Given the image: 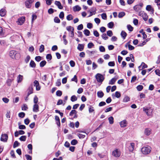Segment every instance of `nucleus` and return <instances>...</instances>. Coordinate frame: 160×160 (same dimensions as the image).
I'll list each match as a JSON object with an SVG mask.
<instances>
[{"label":"nucleus","mask_w":160,"mask_h":160,"mask_svg":"<svg viewBox=\"0 0 160 160\" xmlns=\"http://www.w3.org/2000/svg\"><path fill=\"white\" fill-rule=\"evenodd\" d=\"M125 15V13L123 12H119L118 14V17L119 18H121Z\"/></svg>","instance_id":"31"},{"label":"nucleus","mask_w":160,"mask_h":160,"mask_svg":"<svg viewBox=\"0 0 160 160\" xmlns=\"http://www.w3.org/2000/svg\"><path fill=\"white\" fill-rule=\"evenodd\" d=\"M71 143L72 145H75L78 143V141L75 139H73L71 141Z\"/></svg>","instance_id":"44"},{"label":"nucleus","mask_w":160,"mask_h":160,"mask_svg":"<svg viewBox=\"0 0 160 160\" xmlns=\"http://www.w3.org/2000/svg\"><path fill=\"white\" fill-rule=\"evenodd\" d=\"M144 133L146 135L148 136L151 133V130L149 128H146L144 131Z\"/></svg>","instance_id":"21"},{"label":"nucleus","mask_w":160,"mask_h":160,"mask_svg":"<svg viewBox=\"0 0 160 160\" xmlns=\"http://www.w3.org/2000/svg\"><path fill=\"white\" fill-rule=\"evenodd\" d=\"M83 28V26L82 24L79 25L77 27V29L78 30H82Z\"/></svg>","instance_id":"57"},{"label":"nucleus","mask_w":160,"mask_h":160,"mask_svg":"<svg viewBox=\"0 0 160 160\" xmlns=\"http://www.w3.org/2000/svg\"><path fill=\"white\" fill-rule=\"evenodd\" d=\"M114 26V23L112 22H110L108 24V27L110 28H113Z\"/></svg>","instance_id":"33"},{"label":"nucleus","mask_w":160,"mask_h":160,"mask_svg":"<svg viewBox=\"0 0 160 160\" xmlns=\"http://www.w3.org/2000/svg\"><path fill=\"white\" fill-rule=\"evenodd\" d=\"M121 154L120 151L118 149H115L112 153V155L116 158L119 157Z\"/></svg>","instance_id":"3"},{"label":"nucleus","mask_w":160,"mask_h":160,"mask_svg":"<svg viewBox=\"0 0 160 160\" xmlns=\"http://www.w3.org/2000/svg\"><path fill=\"white\" fill-rule=\"evenodd\" d=\"M34 0H27L25 2V4L26 7L28 8H30L31 7V4L33 2Z\"/></svg>","instance_id":"8"},{"label":"nucleus","mask_w":160,"mask_h":160,"mask_svg":"<svg viewBox=\"0 0 160 160\" xmlns=\"http://www.w3.org/2000/svg\"><path fill=\"white\" fill-rule=\"evenodd\" d=\"M54 22L56 23H58L60 22V20L57 17H56L54 18Z\"/></svg>","instance_id":"43"},{"label":"nucleus","mask_w":160,"mask_h":160,"mask_svg":"<svg viewBox=\"0 0 160 160\" xmlns=\"http://www.w3.org/2000/svg\"><path fill=\"white\" fill-rule=\"evenodd\" d=\"M62 94V92L60 90H58L56 92V95L58 96H61Z\"/></svg>","instance_id":"52"},{"label":"nucleus","mask_w":160,"mask_h":160,"mask_svg":"<svg viewBox=\"0 0 160 160\" xmlns=\"http://www.w3.org/2000/svg\"><path fill=\"white\" fill-rule=\"evenodd\" d=\"M19 53H17L15 51L12 50L9 52L10 56L13 59H16L17 56L19 55Z\"/></svg>","instance_id":"5"},{"label":"nucleus","mask_w":160,"mask_h":160,"mask_svg":"<svg viewBox=\"0 0 160 160\" xmlns=\"http://www.w3.org/2000/svg\"><path fill=\"white\" fill-rule=\"evenodd\" d=\"M46 58L47 59L51 60L52 59V56L50 54H48L47 55Z\"/></svg>","instance_id":"54"},{"label":"nucleus","mask_w":160,"mask_h":160,"mask_svg":"<svg viewBox=\"0 0 160 160\" xmlns=\"http://www.w3.org/2000/svg\"><path fill=\"white\" fill-rule=\"evenodd\" d=\"M25 20V17H22L19 18L18 19L17 23L18 25H22L24 22Z\"/></svg>","instance_id":"7"},{"label":"nucleus","mask_w":160,"mask_h":160,"mask_svg":"<svg viewBox=\"0 0 160 160\" xmlns=\"http://www.w3.org/2000/svg\"><path fill=\"white\" fill-rule=\"evenodd\" d=\"M107 34L108 36L109 37H111L113 34L112 31L111 30L108 31L107 32Z\"/></svg>","instance_id":"53"},{"label":"nucleus","mask_w":160,"mask_h":160,"mask_svg":"<svg viewBox=\"0 0 160 160\" xmlns=\"http://www.w3.org/2000/svg\"><path fill=\"white\" fill-rule=\"evenodd\" d=\"M81 8L78 5H76L73 8V10L75 12L79 11L81 10Z\"/></svg>","instance_id":"17"},{"label":"nucleus","mask_w":160,"mask_h":160,"mask_svg":"<svg viewBox=\"0 0 160 160\" xmlns=\"http://www.w3.org/2000/svg\"><path fill=\"white\" fill-rule=\"evenodd\" d=\"M102 38L105 40H107L108 38V37L107 36L106 33H103L102 35Z\"/></svg>","instance_id":"48"},{"label":"nucleus","mask_w":160,"mask_h":160,"mask_svg":"<svg viewBox=\"0 0 160 160\" xmlns=\"http://www.w3.org/2000/svg\"><path fill=\"white\" fill-rule=\"evenodd\" d=\"M77 112L75 110H72L69 113V115L70 116H72L73 114H76Z\"/></svg>","instance_id":"41"},{"label":"nucleus","mask_w":160,"mask_h":160,"mask_svg":"<svg viewBox=\"0 0 160 160\" xmlns=\"http://www.w3.org/2000/svg\"><path fill=\"white\" fill-rule=\"evenodd\" d=\"M128 47L129 50H132L134 49V47L130 44L128 45Z\"/></svg>","instance_id":"60"},{"label":"nucleus","mask_w":160,"mask_h":160,"mask_svg":"<svg viewBox=\"0 0 160 160\" xmlns=\"http://www.w3.org/2000/svg\"><path fill=\"white\" fill-rule=\"evenodd\" d=\"M66 29L69 32H71L72 31H74L73 27L71 26H68L66 27Z\"/></svg>","instance_id":"27"},{"label":"nucleus","mask_w":160,"mask_h":160,"mask_svg":"<svg viewBox=\"0 0 160 160\" xmlns=\"http://www.w3.org/2000/svg\"><path fill=\"white\" fill-rule=\"evenodd\" d=\"M116 81V79L115 78H112L110 81H109V84L110 85L114 84Z\"/></svg>","instance_id":"24"},{"label":"nucleus","mask_w":160,"mask_h":160,"mask_svg":"<svg viewBox=\"0 0 160 160\" xmlns=\"http://www.w3.org/2000/svg\"><path fill=\"white\" fill-rule=\"evenodd\" d=\"M38 101V98L36 96H35L33 100V102L35 104H37Z\"/></svg>","instance_id":"50"},{"label":"nucleus","mask_w":160,"mask_h":160,"mask_svg":"<svg viewBox=\"0 0 160 160\" xmlns=\"http://www.w3.org/2000/svg\"><path fill=\"white\" fill-rule=\"evenodd\" d=\"M121 35L123 39H125L127 36V33L123 31H122L121 32Z\"/></svg>","instance_id":"23"},{"label":"nucleus","mask_w":160,"mask_h":160,"mask_svg":"<svg viewBox=\"0 0 160 160\" xmlns=\"http://www.w3.org/2000/svg\"><path fill=\"white\" fill-rule=\"evenodd\" d=\"M35 60L37 62H39L41 60V57L40 56H36L35 58Z\"/></svg>","instance_id":"61"},{"label":"nucleus","mask_w":160,"mask_h":160,"mask_svg":"<svg viewBox=\"0 0 160 160\" xmlns=\"http://www.w3.org/2000/svg\"><path fill=\"white\" fill-rule=\"evenodd\" d=\"M84 46V44H79L77 47V49L80 51H82L83 50Z\"/></svg>","instance_id":"14"},{"label":"nucleus","mask_w":160,"mask_h":160,"mask_svg":"<svg viewBox=\"0 0 160 160\" xmlns=\"http://www.w3.org/2000/svg\"><path fill=\"white\" fill-rule=\"evenodd\" d=\"M94 46V45L93 43L92 42H89L88 45V47L89 48H92Z\"/></svg>","instance_id":"55"},{"label":"nucleus","mask_w":160,"mask_h":160,"mask_svg":"<svg viewBox=\"0 0 160 160\" xmlns=\"http://www.w3.org/2000/svg\"><path fill=\"white\" fill-rule=\"evenodd\" d=\"M97 94L98 97L99 98H102L104 96V93L101 91H98Z\"/></svg>","instance_id":"18"},{"label":"nucleus","mask_w":160,"mask_h":160,"mask_svg":"<svg viewBox=\"0 0 160 160\" xmlns=\"http://www.w3.org/2000/svg\"><path fill=\"white\" fill-rule=\"evenodd\" d=\"M46 62L45 61H42L40 63V66L41 67H43L46 64Z\"/></svg>","instance_id":"28"},{"label":"nucleus","mask_w":160,"mask_h":160,"mask_svg":"<svg viewBox=\"0 0 160 160\" xmlns=\"http://www.w3.org/2000/svg\"><path fill=\"white\" fill-rule=\"evenodd\" d=\"M99 49L100 51L101 52H104L105 51V49L104 47L102 46H100Z\"/></svg>","instance_id":"45"},{"label":"nucleus","mask_w":160,"mask_h":160,"mask_svg":"<svg viewBox=\"0 0 160 160\" xmlns=\"http://www.w3.org/2000/svg\"><path fill=\"white\" fill-rule=\"evenodd\" d=\"M33 85L36 87V90L39 91L41 87L39 86L38 82L37 80H35L33 82Z\"/></svg>","instance_id":"9"},{"label":"nucleus","mask_w":160,"mask_h":160,"mask_svg":"<svg viewBox=\"0 0 160 160\" xmlns=\"http://www.w3.org/2000/svg\"><path fill=\"white\" fill-rule=\"evenodd\" d=\"M33 111L37 112L39 111V106L37 104H35L33 106Z\"/></svg>","instance_id":"13"},{"label":"nucleus","mask_w":160,"mask_h":160,"mask_svg":"<svg viewBox=\"0 0 160 160\" xmlns=\"http://www.w3.org/2000/svg\"><path fill=\"white\" fill-rule=\"evenodd\" d=\"M30 59V57L28 55L26 58L25 59V61L26 63H28Z\"/></svg>","instance_id":"59"},{"label":"nucleus","mask_w":160,"mask_h":160,"mask_svg":"<svg viewBox=\"0 0 160 160\" xmlns=\"http://www.w3.org/2000/svg\"><path fill=\"white\" fill-rule=\"evenodd\" d=\"M44 46L43 45H41L40 47L39 51L40 52H43L44 50Z\"/></svg>","instance_id":"39"},{"label":"nucleus","mask_w":160,"mask_h":160,"mask_svg":"<svg viewBox=\"0 0 160 160\" xmlns=\"http://www.w3.org/2000/svg\"><path fill=\"white\" fill-rule=\"evenodd\" d=\"M7 11L5 8H2L0 10V15L1 17L4 16L6 14Z\"/></svg>","instance_id":"11"},{"label":"nucleus","mask_w":160,"mask_h":160,"mask_svg":"<svg viewBox=\"0 0 160 160\" xmlns=\"http://www.w3.org/2000/svg\"><path fill=\"white\" fill-rule=\"evenodd\" d=\"M114 62H110L108 63V65L109 66L113 67L115 66Z\"/></svg>","instance_id":"56"},{"label":"nucleus","mask_w":160,"mask_h":160,"mask_svg":"<svg viewBox=\"0 0 160 160\" xmlns=\"http://www.w3.org/2000/svg\"><path fill=\"white\" fill-rule=\"evenodd\" d=\"M67 19L68 21L72 20L73 19L72 16L71 14L68 15L67 17Z\"/></svg>","instance_id":"40"},{"label":"nucleus","mask_w":160,"mask_h":160,"mask_svg":"<svg viewBox=\"0 0 160 160\" xmlns=\"http://www.w3.org/2000/svg\"><path fill=\"white\" fill-rule=\"evenodd\" d=\"M28 96H29V95L33 93V88L32 87V85L31 84L30 86L29 87L28 90Z\"/></svg>","instance_id":"10"},{"label":"nucleus","mask_w":160,"mask_h":160,"mask_svg":"<svg viewBox=\"0 0 160 160\" xmlns=\"http://www.w3.org/2000/svg\"><path fill=\"white\" fill-rule=\"evenodd\" d=\"M59 17L61 19H63L64 17V13L63 12H61L59 15Z\"/></svg>","instance_id":"58"},{"label":"nucleus","mask_w":160,"mask_h":160,"mask_svg":"<svg viewBox=\"0 0 160 160\" xmlns=\"http://www.w3.org/2000/svg\"><path fill=\"white\" fill-rule=\"evenodd\" d=\"M20 143L17 141H15L13 144V148H15L16 147H18Z\"/></svg>","instance_id":"46"},{"label":"nucleus","mask_w":160,"mask_h":160,"mask_svg":"<svg viewBox=\"0 0 160 160\" xmlns=\"http://www.w3.org/2000/svg\"><path fill=\"white\" fill-rule=\"evenodd\" d=\"M115 96L116 98H120L121 96V94L120 92L118 91L116 92L115 93Z\"/></svg>","instance_id":"47"},{"label":"nucleus","mask_w":160,"mask_h":160,"mask_svg":"<svg viewBox=\"0 0 160 160\" xmlns=\"http://www.w3.org/2000/svg\"><path fill=\"white\" fill-rule=\"evenodd\" d=\"M127 27L128 30L132 32L133 30V28L130 24L128 25Z\"/></svg>","instance_id":"35"},{"label":"nucleus","mask_w":160,"mask_h":160,"mask_svg":"<svg viewBox=\"0 0 160 160\" xmlns=\"http://www.w3.org/2000/svg\"><path fill=\"white\" fill-rule=\"evenodd\" d=\"M149 41V39H147L146 40L144 41L142 43H140L138 45L139 46L142 47L145 45L146 42Z\"/></svg>","instance_id":"32"},{"label":"nucleus","mask_w":160,"mask_h":160,"mask_svg":"<svg viewBox=\"0 0 160 160\" xmlns=\"http://www.w3.org/2000/svg\"><path fill=\"white\" fill-rule=\"evenodd\" d=\"M135 144L134 143H131L130 146L129 147V149L130 152H132L134 148Z\"/></svg>","instance_id":"16"},{"label":"nucleus","mask_w":160,"mask_h":160,"mask_svg":"<svg viewBox=\"0 0 160 160\" xmlns=\"http://www.w3.org/2000/svg\"><path fill=\"white\" fill-rule=\"evenodd\" d=\"M30 66L32 68H35L36 67V64L32 60H31L30 63Z\"/></svg>","instance_id":"26"},{"label":"nucleus","mask_w":160,"mask_h":160,"mask_svg":"<svg viewBox=\"0 0 160 160\" xmlns=\"http://www.w3.org/2000/svg\"><path fill=\"white\" fill-rule=\"evenodd\" d=\"M151 151V148L149 146L143 147L141 149L142 152L144 154H148L150 153Z\"/></svg>","instance_id":"2"},{"label":"nucleus","mask_w":160,"mask_h":160,"mask_svg":"<svg viewBox=\"0 0 160 160\" xmlns=\"http://www.w3.org/2000/svg\"><path fill=\"white\" fill-rule=\"evenodd\" d=\"M155 72L157 75L160 76V70L158 69H157L155 71Z\"/></svg>","instance_id":"64"},{"label":"nucleus","mask_w":160,"mask_h":160,"mask_svg":"<svg viewBox=\"0 0 160 160\" xmlns=\"http://www.w3.org/2000/svg\"><path fill=\"white\" fill-rule=\"evenodd\" d=\"M94 21H95V22L98 24L100 23V19L99 18H95L94 19Z\"/></svg>","instance_id":"63"},{"label":"nucleus","mask_w":160,"mask_h":160,"mask_svg":"<svg viewBox=\"0 0 160 160\" xmlns=\"http://www.w3.org/2000/svg\"><path fill=\"white\" fill-rule=\"evenodd\" d=\"M77 99V98L75 95L72 96L71 98V100L72 102H74L76 101Z\"/></svg>","instance_id":"36"},{"label":"nucleus","mask_w":160,"mask_h":160,"mask_svg":"<svg viewBox=\"0 0 160 160\" xmlns=\"http://www.w3.org/2000/svg\"><path fill=\"white\" fill-rule=\"evenodd\" d=\"M25 114L23 112H21L18 114V116L19 117L21 118H23L25 117Z\"/></svg>","instance_id":"42"},{"label":"nucleus","mask_w":160,"mask_h":160,"mask_svg":"<svg viewBox=\"0 0 160 160\" xmlns=\"http://www.w3.org/2000/svg\"><path fill=\"white\" fill-rule=\"evenodd\" d=\"M146 9L147 11L151 12L152 13L154 12V9L150 5H147L146 7Z\"/></svg>","instance_id":"15"},{"label":"nucleus","mask_w":160,"mask_h":160,"mask_svg":"<svg viewBox=\"0 0 160 160\" xmlns=\"http://www.w3.org/2000/svg\"><path fill=\"white\" fill-rule=\"evenodd\" d=\"M148 66L143 62H142L141 65L138 67L139 69L141 68V69L146 68Z\"/></svg>","instance_id":"19"},{"label":"nucleus","mask_w":160,"mask_h":160,"mask_svg":"<svg viewBox=\"0 0 160 160\" xmlns=\"http://www.w3.org/2000/svg\"><path fill=\"white\" fill-rule=\"evenodd\" d=\"M8 138V136L6 134H2L1 136L0 140L1 141L6 142H7Z\"/></svg>","instance_id":"6"},{"label":"nucleus","mask_w":160,"mask_h":160,"mask_svg":"<svg viewBox=\"0 0 160 160\" xmlns=\"http://www.w3.org/2000/svg\"><path fill=\"white\" fill-rule=\"evenodd\" d=\"M129 100L130 98L129 97L127 96L125 97L123 99V102H127L129 101Z\"/></svg>","instance_id":"49"},{"label":"nucleus","mask_w":160,"mask_h":160,"mask_svg":"<svg viewBox=\"0 0 160 160\" xmlns=\"http://www.w3.org/2000/svg\"><path fill=\"white\" fill-rule=\"evenodd\" d=\"M26 136H22L19 138V139L21 141H26Z\"/></svg>","instance_id":"38"},{"label":"nucleus","mask_w":160,"mask_h":160,"mask_svg":"<svg viewBox=\"0 0 160 160\" xmlns=\"http://www.w3.org/2000/svg\"><path fill=\"white\" fill-rule=\"evenodd\" d=\"M100 31L102 32H105L106 30V28L105 27H102L100 28Z\"/></svg>","instance_id":"62"},{"label":"nucleus","mask_w":160,"mask_h":160,"mask_svg":"<svg viewBox=\"0 0 160 160\" xmlns=\"http://www.w3.org/2000/svg\"><path fill=\"white\" fill-rule=\"evenodd\" d=\"M108 120L110 124H112L113 123V118L111 116L109 117L108 118Z\"/></svg>","instance_id":"29"},{"label":"nucleus","mask_w":160,"mask_h":160,"mask_svg":"<svg viewBox=\"0 0 160 160\" xmlns=\"http://www.w3.org/2000/svg\"><path fill=\"white\" fill-rule=\"evenodd\" d=\"M28 109L27 105L25 104H23V105L22 107V110H27Z\"/></svg>","instance_id":"34"},{"label":"nucleus","mask_w":160,"mask_h":160,"mask_svg":"<svg viewBox=\"0 0 160 160\" xmlns=\"http://www.w3.org/2000/svg\"><path fill=\"white\" fill-rule=\"evenodd\" d=\"M143 110L145 112L148 116L151 115L153 111L152 109L150 108H143Z\"/></svg>","instance_id":"4"},{"label":"nucleus","mask_w":160,"mask_h":160,"mask_svg":"<svg viewBox=\"0 0 160 160\" xmlns=\"http://www.w3.org/2000/svg\"><path fill=\"white\" fill-rule=\"evenodd\" d=\"M143 88V86L142 85H139L137 87V89L138 91H141Z\"/></svg>","instance_id":"37"},{"label":"nucleus","mask_w":160,"mask_h":160,"mask_svg":"<svg viewBox=\"0 0 160 160\" xmlns=\"http://www.w3.org/2000/svg\"><path fill=\"white\" fill-rule=\"evenodd\" d=\"M37 18V16L35 14H32V23L34 22V20L36 19Z\"/></svg>","instance_id":"51"},{"label":"nucleus","mask_w":160,"mask_h":160,"mask_svg":"<svg viewBox=\"0 0 160 160\" xmlns=\"http://www.w3.org/2000/svg\"><path fill=\"white\" fill-rule=\"evenodd\" d=\"M23 79L22 76L19 75L17 78V82L18 83L21 82Z\"/></svg>","instance_id":"25"},{"label":"nucleus","mask_w":160,"mask_h":160,"mask_svg":"<svg viewBox=\"0 0 160 160\" xmlns=\"http://www.w3.org/2000/svg\"><path fill=\"white\" fill-rule=\"evenodd\" d=\"M54 4L58 6L59 9H61L63 8V7L62 5L60 2L56 1L55 2Z\"/></svg>","instance_id":"12"},{"label":"nucleus","mask_w":160,"mask_h":160,"mask_svg":"<svg viewBox=\"0 0 160 160\" xmlns=\"http://www.w3.org/2000/svg\"><path fill=\"white\" fill-rule=\"evenodd\" d=\"M121 127H124L126 126L127 123L126 120H124L120 122V123Z\"/></svg>","instance_id":"20"},{"label":"nucleus","mask_w":160,"mask_h":160,"mask_svg":"<svg viewBox=\"0 0 160 160\" xmlns=\"http://www.w3.org/2000/svg\"><path fill=\"white\" fill-rule=\"evenodd\" d=\"M84 34L87 36H89L90 35V32L89 31L88 29H85L83 31Z\"/></svg>","instance_id":"30"},{"label":"nucleus","mask_w":160,"mask_h":160,"mask_svg":"<svg viewBox=\"0 0 160 160\" xmlns=\"http://www.w3.org/2000/svg\"><path fill=\"white\" fill-rule=\"evenodd\" d=\"M95 77L97 82L99 83H102L105 79L104 75L99 73L97 74Z\"/></svg>","instance_id":"1"},{"label":"nucleus","mask_w":160,"mask_h":160,"mask_svg":"<svg viewBox=\"0 0 160 160\" xmlns=\"http://www.w3.org/2000/svg\"><path fill=\"white\" fill-rule=\"evenodd\" d=\"M142 16L143 18V19L145 21H147L148 18V16L147 14L146 13H142Z\"/></svg>","instance_id":"22"}]
</instances>
